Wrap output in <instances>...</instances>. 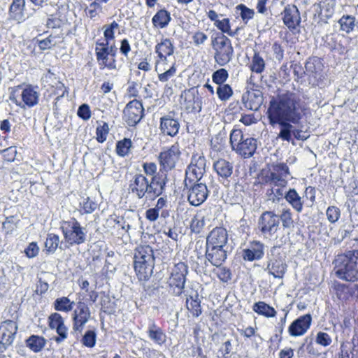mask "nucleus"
<instances>
[{
    "label": "nucleus",
    "instance_id": "nucleus-1",
    "mask_svg": "<svg viewBox=\"0 0 358 358\" xmlns=\"http://www.w3.org/2000/svg\"><path fill=\"white\" fill-rule=\"evenodd\" d=\"M303 108L300 99L292 93L272 98L269 102L267 115L269 124L280 127L277 138L283 141L291 142L292 136L297 140L306 141L308 136L294 125L299 124L303 117Z\"/></svg>",
    "mask_w": 358,
    "mask_h": 358
},
{
    "label": "nucleus",
    "instance_id": "nucleus-2",
    "mask_svg": "<svg viewBox=\"0 0 358 358\" xmlns=\"http://www.w3.org/2000/svg\"><path fill=\"white\" fill-rule=\"evenodd\" d=\"M290 175L288 166L285 163H277L271 165L268 171L264 177L265 183L271 186V193L277 195L280 200L284 201L287 192V178Z\"/></svg>",
    "mask_w": 358,
    "mask_h": 358
},
{
    "label": "nucleus",
    "instance_id": "nucleus-3",
    "mask_svg": "<svg viewBox=\"0 0 358 358\" xmlns=\"http://www.w3.org/2000/svg\"><path fill=\"white\" fill-rule=\"evenodd\" d=\"M334 264L335 274L338 278L349 282L358 280V250L337 255Z\"/></svg>",
    "mask_w": 358,
    "mask_h": 358
},
{
    "label": "nucleus",
    "instance_id": "nucleus-4",
    "mask_svg": "<svg viewBox=\"0 0 358 358\" xmlns=\"http://www.w3.org/2000/svg\"><path fill=\"white\" fill-rule=\"evenodd\" d=\"M134 269L139 280L146 281L152 275L155 257L152 248L148 245L138 246L134 253Z\"/></svg>",
    "mask_w": 358,
    "mask_h": 358
},
{
    "label": "nucleus",
    "instance_id": "nucleus-5",
    "mask_svg": "<svg viewBox=\"0 0 358 358\" xmlns=\"http://www.w3.org/2000/svg\"><path fill=\"white\" fill-rule=\"evenodd\" d=\"M61 229L65 241L70 245H80L87 241V230L81 227L76 218L63 221L61 224Z\"/></svg>",
    "mask_w": 358,
    "mask_h": 358
},
{
    "label": "nucleus",
    "instance_id": "nucleus-6",
    "mask_svg": "<svg viewBox=\"0 0 358 358\" xmlns=\"http://www.w3.org/2000/svg\"><path fill=\"white\" fill-rule=\"evenodd\" d=\"M211 45L215 51V62L221 66L229 63L233 58L234 52L231 40L221 34L212 39Z\"/></svg>",
    "mask_w": 358,
    "mask_h": 358
},
{
    "label": "nucleus",
    "instance_id": "nucleus-7",
    "mask_svg": "<svg viewBox=\"0 0 358 358\" xmlns=\"http://www.w3.org/2000/svg\"><path fill=\"white\" fill-rule=\"evenodd\" d=\"M231 148L245 158L252 157L257 149V141L253 138H244L240 129H233L230 134Z\"/></svg>",
    "mask_w": 358,
    "mask_h": 358
},
{
    "label": "nucleus",
    "instance_id": "nucleus-8",
    "mask_svg": "<svg viewBox=\"0 0 358 358\" xmlns=\"http://www.w3.org/2000/svg\"><path fill=\"white\" fill-rule=\"evenodd\" d=\"M258 229L265 239L277 238L280 230V218L272 211L264 212L258 220Z\"/></svg>",
    "mask_w": 358,
    "mask_h": 358
},
{
    "label": "nucleus",
    "instance_id": "nucleus-9",
    "mask_svg": "<svg viewBox=\"0 0 358 358\" xmlns=\"http://www.w3.org/2000/svg\"><path fill=\"white\" fill-rule=\"evenodd\" d=\"M39 93L31 85L23 87L19 85L10 95V99L21 108L33 107L38 102Z\"/></svg>",
    "mask_w": 358,
    "mask_h": 358
},
{
    "label": "nucleus",
    "instance_id": "nucleus-10",
    "mask_svg": "<svg viewBox=\"0 0 358 358\" xmlns=\"http://www.w3.org/2000/svg\"><path fill=\"white\" fill-rule=\"evenodd\" d=\"M206 160L203 155L194 153L191 158V162L185 171V186L188 187V182H199L206 173Z\"/></svg>",
    "mask_w": 358,
    "mask_h": 358
},
{
    "label": "nucleus",
    "instance_id": "nucleus-11",
    "mask_svg": "<svg viewBox=\"0 0 358 358\" xmlns=\"http://www.w3.org/2000/svg\"><path fill=\"white\" fill-rule=\"evenodd\" d=\"M278 250V247L275 245L271 248L270 253L268 255L267 266L265 271H267L268 274L272 275L275 278H282L287 266Z\"/></svg>",
    "mask_w": 358,
    "mask_h": 358
},
{
    "label": "nucleus",
    "instance_id": "nucleus-12",
    "mask_svg": "<svg viewBox=\"0 0 358 358\" xmlns=\"http://www.w3.org/2000/svg\"><path fill=\"white\" fill-rule=\"evenodd\" d=\"M187 274V266L185 264L180 262L176 264L171 272L169 280L170 292L176 296H179L183 292Z\"/></svg>",
    "mask_w": 358,
    "mask_h": 358
},
{
    "label": "nucleus",
    "instance_id": "nucleus-13",
    "mask_svg": "<svg viewBox=\"0 0 358 358\" xmlns=\"http://www.w3.org/2000/svg\"><path fill=\"white\" fill-rule=\"evenodd\" d=\"M149 179L142 173L135 174L129 184V193L138 199L152 198Z\"/></svg>",
    "mask_w": 358,
    "mask_h": 358
},
{
    "label": "nucleus",
    "instance_id": "nucleus-14",
    "mask_svg": "<svg viewBox=\"0 0 358 358\" xmlns=\"http://www.w3.org/2000/svg\"><path fill=\"white\" fill-rule=\"evenodd\" d=\"M180 155V147L178 143L171 145L168 150L161 152L159 155L160 170L167 172L176 166Z\"/></svg>",
    "mask_w": 358,
    "mask_h": 358
},
{
    "label": "nucleus",
    "instance_id": "nucleus-15",
    "mask_svg": "<svg viewBox=\"0 0 358 358\" xmlns=\"http://www.w3.org/2000/svg\"><path fill=\"white\" fill-rule=\"evenodd\" d=\"M124 120L130 127L136 125L143 115L142 103L136 99L129 101L123 110Z\"/></svg>",
    "mask_w": 358,
    "mask_h": 358
},
{
    "label": "nucleus",
    "instance_id": "nucleus-16",
    "mask_svg": "<svg viewBox=\"0 0 358 358\" xmlns=\"http://www.w3.org/2000/svg\"><path fill=\"white\" fill-rule=\"evenodd\" d=\"M17 324L15 321L6 320L0 325V350H5L12 345L17 331Z\"/></svg>",
    "mask_w": 358,
    "mask_h": 358
},
{
    "label": "nucleus",
    "instance_id": "nucleus-17",
    "mask_svg": "<svg viewBox=\"0 0 358 358\" xmlns=\"http://www.w3.org/2000/svg\"><path fill=\"white\" fill-rule=\"evenodd\" d=\"M91 313L89 307L84 302H78L72 314L73 327L75 332L81 333L84 326L89 321Z\"/></svg>",
    "mask_w": 358,
    "mask_h": 358
},
{
    "label": "nucleus",
    "instance_id": "nucleus-18",
    "mask_svg": "<svg viewBox=\"0 0 358 358\" xmlns=\"http://www.w3.org/2000/svg\"><path fill=\"white\" fill-rule=\"evenodd\" d=\"M189 191L187 200L192 206H199L202 204L207 199L208 190L207 186L203 182H188Z\"/></svg>",
    "mask_w": 358,
    "mask_h": 358
},
{
    "label": "nucleus",
    "instance_id": "nucleus-19",
    "mask_svg": "<svg viewBox=\"0 0 358 358\" xmlns=\"http://www.w3.org/2000/svg\"><path fill=\"white\" fill-rule=\"evenodd\" d=\"M48 326L51 329H55L58 336L55 338L57 343H60L67 338L68 328L64 324V318L57 313H52L48 317Z\"/></svg>",
    "mask_w": 358,
    "mask_h": 358
},
{
    "label": "nucleus",
    "instance_id": "nucleus-20",
    "mask_svg": "<svg viewBox=\"0 0 358 358\" xmlns=\"http://www.w3.org/2000/svg\"><path fill=\"white\" fill-rule=\"evenodd\" d=\"M107 43H101L97 41L96 43L95 53L96 59L101 69L108 68L109 69H116V61L114 58H109L110 56L107 49Z\"/></svg>",
    "mask_w": 358,
    "mask_h": 358
},
{
    "label": "nucleus",
    "instance_id": "nucleus-21",
    "mask_svg": "<svg viewBox=\"0 0 358 358\" xmlns=\"http://www.w3.org/2000/svg\"><path fill=\"white\" fill-rule=\"evenodd\" d=\"M227 231L224 228H214L206 237V246L227 248Z\"/></svg>",
    "mask_w": 358,
    "mask_h": 358
},
{
    "label": "nucleus",
    "instance_id": "nucleus-22",
    "mask_svg": "<svg viewBox=\"0 0 358 358\" xmlns=\"http://www.w3.org/2000/svg\"><path fill=\"white\" fill-rule=\"evenodd\" d=\"M311 321L312 317L310 314L300 316L289 327V334L294 337L303 335L310 328Z\"/></svg>",
    "mask_w": 358,
    "mask_h": 358
},
{
    "label": "nucleus",
    "instance_id": "nucleus-23",
    "mask_svg": "<svg viewBox=\"0 0 358 358\" xmlns=\"http://www.w3.org/2000/svg\"><path fill=\"white\" fill-rule=\"evenodd\" d=\"M167 180L166 172L160 169L157 173V175L149 180L150 189L152 199L162 194L165 189Z\"/></svg>",
    "mask_w": 358,
    "mask_h": 358
},
{
    "label": "nucleus",
    "instance_id": "nucleus-24",
    "mask_svg": "<svg viewBox=\"0 0 358 358\" xmlns=\"http://www.w3.org/2000/svg\"><path fill=\"white\" fill-rule=\"evenodd\" d=\"M206 258L213 266L220 267L227 257V248L206 247Z\"/></svg>",
    "mask_w": 358,
    "mask_h": 358
},
{
    "label": "nucleus",
    "instance_id": "nucleus-25",
    "mask_svg": "<svg viewBox=\"0 0 358 358\" xmlns=\"http://www.w3.org/2000/svg\"><path fill=\"white\" fill-rule=\"evenodd\" d=\"M264 255V245L260 241L251 242L249 247L243 250L242 257L245 261L252 262L261 259Z\"/></svg>",
    "mask_w": 358,
    "mask_h": 358
},
{
    "label": "nucleus",
    "instance_id": "nucleus-26",
    "mask_svg": "<svg viewBox=\"0 0 358 358\" xmlns=\"http://www.w3.org/2000/svg\"><path fill=\"white\" fill-rule=\"evenodd\" d=\"M155 52L159 58L157 62L156 69L157 70V65L164 64L167 62V57L173 54L174 46L170 39L164 38L156 45Z\"/></svg>",
    "mask_w": 358,
    "mask_h": 358
},
{
    "label": "nucleus",
    "instance_id": "nucleus-27",
    "mask_svg": "<svg viewBox=\"0 0 358 358\" xmlns=\"http://www.w3.org/2000/svg\"><path fill=\"white\" fill-rule=\"evenodd\" d=\"M242 99L245 107L253 111L258 110L264 101L262 93L259 90L248 91L243 94Z\"/></svg>",
    "mask_w": 358,
    "mask_h": 358
},
{
    "label": "nucleus",
    "instance_id": "nucleus-28",
    "mask_svg": "<svg viewBox=\"0 0 358 358\" xmlns=\"http://www.w3.org/2000/svg\"><path fill=\"white\" fill-rule=\"evenodd\" d=\"M147 334L148 338L157 345H162L166 341V334L152 320H149Z\"/></svg>",
    "mask_w": 358,
    "mask_h": 358
},
{
    "label": "nucleus",
    "instance_id": "nucleus-29",
    "mask_svg": "<svg viewBox=\"0 0 358 358\" xmlns=\"http://www.w3.org/2000/svg\"><path fill=\"white\" fill-rule=\"evenodd\" d=\"M283 22L289 29H295L300 22V16L296 6H287L283 12Z\"/></svg>",
    "mask_w": 358,
    "mask_h": 358
},
{
    "label": "nucleus",
    "instance_id": "nucleus-30",
    "mask_svg": "<svg viewBox=\"0 0 358 358\" xmlns=\"http://www.w3.org/2000/svg\"><path fill=\"white\" fill-rule=\"evenodd\" d=\"M179 128L178 121L170 115L161 117L160 130L164 134L174 136L178 133Z\"/></svg>",
    "mask_w": 358,
    "mask_h": 358
},
{
    "label": "nucleus",
    "instance_id": "nucleus-31",
    "mask_svg": "<svg viewBox=\"0 0 358 358\" xmlns=\"http://www.w3.org/2000/svg\"><path fill=\"white\" fill-rule=\"evenodd\" d=\"M213 168L218 176L222 178H228L233 173V164L224 159H220L214 162Z\"/></svg>",
    "mask_w": 358,
    "mask_h": 358
},
{
    "label": "nucleus",
    "instance_id": "nucleus-32",
    "mask_svg": "<svg viewBox=\"0 0 358 358\" xmlns=\"http://www.w3.org/2000/svg\"><path fill=\"white\" fill-rule=\"evenodd\" d=\"M292 207L297 212L300 213L302 211L303 201L302 197L299 196L295 189H289L285 194V199Z\"/></svg>",
    "mask_w": 358,
    "mask_h": 358
},
{
    "label": "nucleus",
    "instance_id": "nucleus-33",
    "mask_svg": "<svg viewBox=\"0 0 358 358\" xmlns=\"http://www.w3.org/2000/svg\"><path fill=\"white\" fill-rule=\"evenodd\" d=\"M171 17L170 13L166 10H159L152 17V22L155 27L161 29L165 28L168 26Z\"/></svg>",
    "mask_w": 358,
    "mask_h": 358
},
{
    "label": "nucleus",
    "instance_id": "nucleus-34",
    "mask_svg": "<svg viewBox=\"0 0 358 358\" xmlns=\"http://www.w3.org/2000/svg\"><path fill=\"white\" fill-rule=\"evenodd\" d=\"M254 312L266 317H274L277 312L275 310L264 301L255 303L252 306Z\"/></svg>",
    "mask_w": 358,
    "mask_h": 358
},
{
    "label": "nucleus",
    "instance_id": "nucleus-35",
    "mask_svg": "<svg viewBox=\"0 0 358 358\" xmlns=\"http://www.w3.org/2000/svg\"><path fill=\"white\" fill-rule=\"evenodd\" d=\"M186 307L193 317H197L201 314V301L197 294L187 298Z\"/></svg>",
    "mask_w": 358,
    "mask_h": 358
},
{
    "label": "nucleus",
    "instance_id": "nucleus-36",
    "mask_svg": "<svg viewBox=\"0 0 358 358\" xmlns=\"http://www.w3.org/2000/svg\"><path fill=\"white\" fill-rule=\"evenodd\" d=\"M27 346L33 352H40L45 345L46 340L39 336L32 335L26 340Z\"/></svg>",
    "mask_w": 358,
    "mask_h": 358
},
{
    "label": "nucleus",
    "instance_id": "nucleus-37",
    "mask_svg": "<svg viewBox=\"0 0 358 358\" xmlns=\"http://www.w3.org/2000/svg\"><path fill=\"white\" fill-rule=\"evenodd\" d=\"M355 21V17L352 15H347L342 16L338 20L341 30L346 34L352 32L356 26Z\"/></svg>",
    "mask_w": 358,
    "mask_h": 358
},
{
    "label": "nucleus",
    "instance_id": "nucleus-38",
    "mask_svg": "<svg viewBox=\"0 0 358 358\" xmlns=\"http://www.w3.org/2000/svg\"><path fill=\"white\" fill-rule=\"evenodd\" d=\"M73 301H71L68 297L57 298L54 302V308L57 311L68 313L73 309Z\"/></svg>",
    "mask_w": 358,
    "mask_h": 358
},
{
    "label": "nucleus",
    "instance_id": "nucleus-39",
    "mask_svg": "<svg viewBox=\"0 0 358 358\" xmlns=\"http://www.w3.org/2000/svg\"><path fill=\"white\" fill-rule=\"evenodd\" d=\"M250 67L252 71L257 73H261L264 71L265 69V62L264 59L258 52L255 53Z\"/></svg>",
    "mask_w": 358,
    "mask_h": 358
},
{
    "label": "nucleus",
    "instance_id": "nucleus-40",
    "mask_svg": "<svg viewBox=\"0 0 358 358\" xmlns=\"http://www.w3.org/2000/svg\"><path fill=\"white\" fill-rule=\"evenodd\" d=\"M236 12H239V15L242 20L246 24L250 20L252 19L255 15V11L252 9L248 8L244 4H239L235 8Z\"/></svg>",
    "mask_w": 358,
    "mask_h": 358
},
{
    "label": "nucleus",
    "instance_id": "nucleus-41",
    "mask_svg": "<svg viewBox=\"0 0 358 358\" xmlns=\"http://www.w3.org/2000/svg\"><path fill=\"white\" fill-rule=\"evenodd\" d=\"M353 289H356L358 291V285H355L352 288H350L349 287L344 285H338L336 291L337 296L341 300L346 301L352 294Z\"/></svg>",
    "mask_w": 358,
    "mask_h": 358
},
{
    "label": "nucleus",
    "instance_id": "nucleus-42",
    "mask_svg": "<svg viewBox=\"0 0 358 358\" xmlns=\"http://www.w3.org/2000/svg\"><path fill=\"white\" fill-rule=\"evenodd\" d=\"M131 147V141L129 138H124L122 141L117 142L116 145V151L117 153L120 156H125L127 155Z\"/></svg>",
    "mask_w": 358,
    "mask_h": 358
},
{
    "label": "nucleus",
    "instance_id": "nucleus-43",
    "mask_svg": "<svg viewBox=\"0 0 358 358\" xmlns=\"http://www.w3.org/2000/svg\"><path fill=\"white\" fill-rule=\"evenodd\" d=\"M317 6L320 9H324L326 12V17L329 18L334 13L336 0H321Z\"/></svg>",
    "mask_w": 358,
    "mask_h": 358
},
{
    "label": "nucleus",
    "instance_id": "nucleus-44",
    "mask_svg": "<svg viewBox=\"0 0 358 358\" xmlns=\"http://www.w3.org/2000/svg\"><path fill=\"white\" fill-rule=\"evenodd\" d=\"M59 237L56 234H49L46 241L45 243V246L47 250L50 252H54L59 245Z\"/></svg>",
    "mask_w": 358,
    "mask_h": 358
},
{
    "label": "nucleus",
    "instance_id": "nucleus-45",
    "mask_svg": "<svg viewBox=\"0 0 358 358\" xmlns=\"http://www.w3.org/2000/svg\"><path fill=\"white\" fill-rule=\"evenodd\" d=\"M217 94L221 100L226 101L233 94V91L229 85L221 84L217 89Z\"/></svg>",
    "mask_w": 358,
    "mask_h": 358
},
{
    "label": "nucleus",
    "instance_id": "nucleus-46",
    "mask_svg": "<svg viewBox=\"0 0 358 358\" xmlns=\"http://www.w3.org/2000/svg\"><path fill=\"white\" fill-rule=\"evenodd\" d=\"M96 338V332L93 330H88L84 334V336L81 340V342L83 345L88 347V348H92L95 345Z\"/></svg>",
    "mask_w": 358,
    "mask_h": 358
},
{
    "label": "nucleus",
    "instance_id": "nucleus-47",
    "mask_svg": "<svg viewBox=\"0 0 358 358\" xmlns=\"http://www.w3.org/2000/svg\"><path fill=\"white\" fill-rule=\"evenodd\" d=\"M280 221H282L284 228H290L293 224L292 213L289 208H282L281 214L278 216Z\"/></svg>",
    "mask_w": 358,
    "mask_h": 358
},
{
    "label": "nucleus",
    "instance_id": "nucleus-48",
    "mask_svg": "<svg viewBox=\"0 0 358 358\" xmlns=\"http://www.w3.org/2000/svg\"><path fill=\"white\" fill-rule=\"evenodd\" d=\"M228 76L227 71L224 69H220L213 73L212 79L216 84L221 85L227 80Z\"/></svg>",
    "mask_w": 358,
    "mask_h": 358
},
{
    "label": "nucleus",
    "instance_id": "nucleus-49",
    "mask_svg": "<svg viewBox=\"0 0 358 358\" xmlns=\"http://www.w3.org/2000/svg\"><path fill=\"white\" fill-rule=\"evenodd\" d=\"M109 127L106 122H103L102 125H99L96 127V140L99 143H103L106 140L107 135L108 134Z\"/></svg>",
    "mask_w": 358,
    "mask_h": 358
},
{
    "label": "nucleus",
    "instance_id": "nucleus-50",
    "mask_svg": "<svg viewBox=\"0 0 358 358\" xmlns=\"http://www.w3.org/2000/svg\"><path fill=\"white\" fill-rule=\"evenodd\" d=\"M205 224L204 217L199 215L194 216L192 221L190 227L193 232L199 234Z\"/></svg>",
    "mask_w": 358,
    "mask_h": 358
},
{
    "label": "nucleus",
    "instance_id": "nucleus-51",
    "mask_svg": "<svg viewBox=\"0 0 358 358\" xmlns=\"http://www.w3.org/2000/svg\"><path fill=\"white\" fill-rule=\"evenodd\" d=\"M328 220L331 223L337 222L341 216V210L338 207L329 206L326 212Z\"/></svg>",
    "mask_w": 358,
    "mask_h": 358
},
{
    "label": "nucleus",
    "instance_id": "nucleus-52",
    "mask_svg": "<svg viewBox=\"0 0 358 358\" xmlns=\"http://www.w3.org/2000/svg\"><path fill=\"white\" fill-rule=\"evenodd\" d=\"M192 38L194 45L200 46L206 42L208 36L203 31L198 30L192 34Z\"/></svg>",
    "mask_w": 358,
    "mask_h": 358
},
{
    "label": "nucleus",
    "instance_id": "nucleus-53",
    "mask_svg": "<svg viewBox=\"0 0 358 358\" xmlns=\"http://www.w3.org/2000/svg\"><path fill=\"white\" fill-rule=\"evenodd\" d=\"M176 73V69L175 66V62L172 63L171 66L166 70L164 73H159L158 76L159 80L161 82H166L169 78L173 77Z\"/></svg>",
    "mask_w": 358,
    "mask_h": 358
},
{
    "label": "nucleus",
    "instance_id": "nucleus-54",
    "mask_svg": "<svg viewBox=\"0 0 358 358\" xmlns=\"http://www.w3.org/2000/svg\"><path fill=\"white\" fill-rule=\"evenodd\" d=\"M331 341V338L328 334L322 331L317 333L316 336V343L317 344L326 347L329 345Z\"/></svg>",
    "mask_w": 358,
    "mask_h": 358
},
{
    "label": "nucleus",
    "instance_id": "nucleus-55",
    "mask_svg": "<svg viewBox=\"0 0 358 358\" xmlns=\"http://www.w3.org/2000/svg\"><path fill=\"white\" fill-rule=\"evenodd\" d=\"M143 169L145 175L152 178L157 175V165L153 162H145L143 164Z\"/></svg>",
    "mask_w": 358,
    "mask_h": 358
},
{
    "label": "nucleus",
    "instance_id": "nucleus-56",
    "mask_svg": "<svg viewBox=\"0 0 358 358\" xmlns=\"http://www.w3.org/2000/svg\"><path fill=\"white\" fill-rule=\"evenodd\" d=\"M214 25L222 33H225L227 35L231 29L230 21L229 18L218 20V21H216V23Z\"/></svg>",
    "mask_w": 358,
    "mask_h": 358
},
{
    "label": "nucleus",
    "instance_id": "nucleus-57",
    "mask_svg": "<svg viewBox=\"0 0 358 358\" xmlns=\"http://www.w3.org/2000/svg\"><path fill=\"white\" fill-rule=\"evenodd\" d=\"M85 213H92L96 208V203L92 201L89 197L84 199L80 203Z\"/></svg>",
    "mask_w": 358,
    "mask_h": 358
},
{
    "label": "nucleus",
    "instance_id": "nucleus-58",
    "mask_svg": "<svg viewBox=\"0 0 358 358\" xmlns=\"http://www.w3.org/2000/svg\"><path fill=\"white\" fill-rule=\"evenodd\" d=\"M217 275L218 278L224 282H227L231 278V271L229 268H227L226 267L220 268L217 271Z\"/></svg>",
    "mask_w": 358,
    "mask_h": 358
},
{
    "label": "nucleus",
    "instance_id": "nucleus-59",
    "mask_svg": "<svg viewBox=\"0 0 358 358\" xmlns=\"http://www.w3.org/2000/svg\"><path fill=\"white\" fill-rule=\"evenodd\" d=\"M78 115L84 120H87L91 117V111L87 104L81 105L78 110Z\"/></svg>",
    "mask_w": 358,
    "mask_h": 358
},
{
    "label": "nucleus",
    "instance_id": "nucleus-60",
    "mask_svg": "<svg viewBox=\"0 0 358 358\" xmlns=\"http://www.w3.org/2000/svg\"><path fill=\"white\" fill-rule=\"evenodd\" d=\"M24 252L29 258H33L38 254L39 248L38 247L36 243L32 242L29 244Z\"/></svg>",
    "mask_w": 358,
    "mask_h": 358
},
{
    "label": "nucleus",
    "instance_id": "nucleus-61",
    "mask_svg": "<svg viewBox=\"0 0 358 358\" xmlns=\"http://www.w3.org/2000/svg\"><path fill=\"white\" fill-rule=\"evenodd\" d=\"M54 38L52 36L41 40L38 42V46L41 50H47L50 48L52 46L55 45V42L54 41Z\"/></svg>",
    "mask_w": 358,
    "mask_h": 358
},
{
    "label": "nucleus",
    "instance_id": "nucleus-62",
    "mask_svg": "<svg viewBox=\"0 0 358 358\" xmlns=\"http://www.w3.org/2000/svg\"><path fill=\"white\" fill-rule=\"evenodd\" d=\"M272 50L275 58L278 61H281L284 57V50L282 47L279 43H274L272 46Z\"/></svg>",
    "mask_w": 358,
    "mask_h": 358
},
{
    "label": "nucleus",
    "instance_id": "nucleus-63",
    "mask_svg": "<svg viewBox=\"0 0 358 358\" xmlns=\"http://www.w3.org/2000/svg\"><path fill=\"white\" fill-rule=\"evenodd\" d=\"M220 351L222 352L223 358H229L230 357V353L232 352V345L230 341H227L223 343Z\"/></svg>",
    "mask_w": 358,
    "mask_h": 358
},
{
    "label": "nucleus",
    "instance_id": "nucleus-64",
    "mask_svg": "<svg viewBox=\"0 0 358 358\" xmlns=\"http://www.w3.org/2000/svg\"><path fill=\"white\" fill-rule=\"evenodd\" d=\"M159 215V212L154 208H149L145 212V217L150 222H155Z\"/></svg>",
    "mask_w": 358,
    "mask_h": 358
}]
</instances>
